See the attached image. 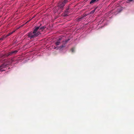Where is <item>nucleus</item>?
<instances>
[{
    "instance_id": "f257e3e1",
    "label": "nucleus",
    "mask_w": 134,
    "mask_h": 134,
    "mask_svg": "<svg viewBox=\"0 0 134 134\" xmlns=\"http://www.w3.org/2000/svg\"><path fill=\"white\" fill-rule=\"evenodd\" d=\"M40 34V31H38L36 33H34L33 32H31L28 34V36L30 38V39H32L36 37Z\"/></svg>"
},
{
    "instance_id": "f03ea898",
    "label": "nucleus",
    "mask_w": 134,
    "mask_h": 134,
    "mask_svg": "<svg viewBox=\"0 0 134 134\" xmlns=\"http://www.w3.org/2000/svg\"><path fill=\"white\" fill-rule=\"evenodd\" d=\"M68 0H64L63 1L59 2L58 4V7L59 9H63L65 4L68 2Z\"/></svg>"
},
{
    "instance_id": "7ed1b4c3",
    "label": "nucleus",
    "mask_w": 134,
    "mask_h": 134,
    "mask_svg": "<svg viewBox=\"0 0 134 134\" xmlns=\"http://www.w3.org/2000/svg\"><path fill=\"white\" fill-rule=\"evenodd\" d=\"M35 29L33 31V33H36L38 32V31L39 30V29L40 28V26H35Z\"/></svg>"
},
{
    "instance_id": "20e7f679",
    "label": "nucleus",
    "mask_w": 134,
    "mask_h": 134,
    "mask_svg": "<svg viewBox=\"0 0 134 134\" xmlns=\"http://www.w3.org/2000/svg\"><path fill=\"white\" fill-rule=\"evenodd\" d=\"M69 8H68L66 9L64 14V15L65 16H66L68 15V14L69 13Z\"/></svg>"
},
{
    "instance_id": "39448f33",
    "label": "nucleus",
    "mask_w": 134,
    "mask_h": 134,
    "mask_svg": "<svg viewBox=\"0 0 134 134\" xmlns=\"http://www.w3.org/2000/svg\"><path fill=\"white\" fill-rule=\"evenodd\" d=\"M7 65L5 64H3L0 65V70H1L5 68Z\"/></svg>"
},
{
    "instance_id": "423d86ee",
    "label": "nucleus",
    "mask_w": 134,
    "mask_h": 134,
    "mask_svg": "<svg viewBox=\"0 0 134 134\" xmlns=\"http://www.w3.org/2000/svg\"><path fill=\"white\" fill-rule=\"evenodd\" d=\"M12 54L13 53L12 52H10L7 54H5V55H3V57L5 56L6 57H8L9 55H12Z\"/></svg>"
},
{
    "instance_id": "0eeeda50",
    "label": "nucleus",
    "mask_w": 134,
    "mask_h": 134,
    "mask_svg": "<svg viewBox=\"0 0 134 134\" xmlns=\"http://www.w3.org/2000/svg\"><path fill=\"white\" fill-rule=\"evenodd\" d=\"M87 16V15H86V14H85L83 16H82V17H81L80 18H79L78 19V20H77V21H79L81 20L83 18H85V17H86Z\"/></svg>"
},
{
    "instance_id": "6e6552de",
    "label": "nucleus",
    "mask_w": 134,
    "mask_h": 134,
    "mask_svg": "<svg viewBox=\"0 0 134 134\" xmlns=\"http://www.w3.org/2000/svg\"><path fill=\"white\" fill-rule=\"evenodd\" d=\"M61 39L60 38H59V39L57 40V41L55 43V44L56 46L60 44V40Z\"/></svg>"
},
{
    "instance_id": "1a4fd4ad",
    "label": "nucleus",
    "mask_w": 134,
    "mask_h": 134,
    "mask_svg": "<svg viewBox=\"0 0 134 134\" xmlns=\"http://www.w3.org/2000/svg\"><path fill=\"white\" fill-rule=\"evenodd\" d=\"M97 0H91L90 2V4H93L95 3V2H97Z\"/></svg>"
},
{
    "instance_id": "9d476101",
    "label": "nucleus",
    "mask_w": 134,
    "mask_h": 134,
    "mask_svg": "<svg viewBox=\"0 0 134 134\" xmlns=\"http://www.w3.org/2000/svg\"><path fill=\"white\" fill-rule=\"evenodd\" d=\"M46 27L45 26H43L41 27L40 26V28L39 29V30H41V31H42Z\"/></svg>"
},
{
    "instance_id": "9b49d317",
    "label": "nucleus",
    "mask_w": 134,
    "mask_h": 134,
    "mask_svg": "<svg viewBox=\"0 0 134 134\" xmlns=\"http://www.w3.org/2000/svg\"><path fill=\"white\" fill-rule=\"evenodd\" d=\"M15 31H14L9 33L5 37H7L11 35Z\"/></svg>"
},
{
    "instance_id": "f8f14e48",
    "label": "nucleus",
    "mask_w": 134,
    "mask_h": 134,
    "mask_svg": "<svg viewBox=\"0 0 134 134\" xmlns=\"http://www.w3.org/2000/svg\"><path fill=\"white\" fill-rule=\"evenodd\" d=\"M96 10V9H93V10H92L91 12L90 13L91 14L93 13H94V12H95V11Z\"/></svg>"
},
{
    "instance_id": "ddd939ff",
    "label": "nucleus",
    "mask_w": 134,
    "mask_h": 134,
    "mask_svg": "<svg viewBox=\"0 0 134 134\" xmlns=\"http://www.w3.org/2000/svg\"><path fill=\"white\" fill-rule=\"evenodd\" d=\"M12 52L13 54V53L15 54L18 52V51L16 50V51H12Z\"/></svg>"
},
{
    "instance_id": "4468645a",
    "label": "nucleus",
    "mask_w": 134,
    "mask_h": 134,
    "mask_svg": "<svg viewBox=\"0 0 134 134\" xmlns=\"http://www.w3.org/2000/svg\"><path fill=\"white\" fill-rule=\"evenodd\" d=\"M65 46V44L64 45H62V46H60V47L61 48H63Z\"/></svg>"
},
{
    "instance_id": "2eb2a0df",
    "label": "nucleus",
    "mask_w": 134,
    "mask_h": 134,
    "mask_svg": "<svg viewBox=\"0 0 134 134\" xmlns=\"http://www.w3.org/2000/svg\"><path fill=\"white\" fill-rule=\"evenodd\" d=\"M71 50L72 52H74V48H72Z\"/></svg>"
},
{
    "instance_id": "dca6fc26",
    "label": "nucleus",
    "mask_w": 134,
    "mask_h": 134,
    "mask_svg": "<svg viewBox=\"0 0 134 134\" xmlns=\"http://www.w3.org/2000/svg\"><path fill=\"white\" fill-rule=\"evenodd\" d=\"M68 41V40H65V41H64L63 42V43H65V44H66V43H67V42Z\"/></svg>"
},
{
    "instance_id": "f3484780",
    "label": "nucleus",
    "mask_w": 134,
    "mask_h": 134,
    "mask_svg": "<svg viewBox=\"0 0 134 134\" xmlns=\"http://www.w3.org/2000/svg\"><path fill=\"white\" fill-rule=\"evenodd\" d=\"M6 37H2L1 38H0V40H2Z\"/></svg>"
},
{
    "instance_id": "a211bd4d",
    "label": "nucleus",
    "mask_w": 134,
    "mask_h": 134,
    "mask_svg": "<svg viewBox=\"0 0 134 134\" xmlns=\"http://www.w3.org/2000/svg\"><path fill=\"white\" fill-rule=\"evenodd\" d=\"M133 0H128V2H132V1Z\"/></svg>"
},
{
    "instance_id": "6ab92c4d",
    "label": "nucleus",
    "mask_w": 134,
    "mask_h": 134,
    "mask_svg": "<svg viewBox=\"0 0 134 134\" xmlns=\"http://www.w3.org/2000/svg\"><path fill=\"white\" fill-rule=\"evenodd\" d=\"M1 71H5V70H1Z\"/></svg>"
},
{
    "instance_id": "aec40b11",
    "label": "nucleus",
    "mask_w": 134,
    "mask_h": 134,
    "mask_svg": "<svg viewBox=\"0 0 134 134\" xmlns=\"http://www.w3.org/2000/svg\"><path fill=\"white\" fill-rule=\"evenodd\" d=\"M97 1H98L99 0H97Z\"/></svg>"
}]
</instances>
